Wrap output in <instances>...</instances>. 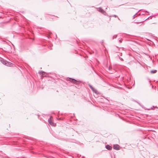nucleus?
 Returning a JSON list of instances; mask_svg holds the SVG:
<instances>
[{
  "instance_id": "obj_6",
  "label": "nucleus",
  "mask_w": 158,
  "mask_h": 158,
  "mask_svg": "<svg viewBox=\"0 0 158 158\" xmlns=\"http://www.w3.org/2000/svg\"><path fill=\"white\" fill-rule=\"evenodd\" d=\"M89 86L90 89L92 90V91L95 93H97V90L95 89L94 88H93L92 85H91L90 84H89Z\"/></svg>"
},
{
  "instance_id": "obj_9",
  "label": "nucleus",
  "mask_w": 158,
  "mask_h": 158,
  "mask_svg": "<svg viewBox=\"0 0 158 158\" xmlns=\"http://www.w3.org/2000/svg\"><path fill=\"white\" fill-rule=\"evenodd\" d=\"M157 71L156 70H152L150 71L151 73H156Z\"/></svg>"
},
{
  "instance_id": "obj_14",
  "label": "nucleus",
  "mask_w": 158,
  "mask_h": 158,
  "mask_svg": "<svg viewBox=\"0 0 158 158\" xmlns=\"http://www.w3.org/2000/svg\"><path fill=\"white\" fill-rule=\"evenodd\" d=\"M141 14H142V15H143V14H141V13H139V15H141Z\"/></svg>"
},
{
  "instance_id": "obj_17",
  "label": "nucleus",
  "mask_w": 158,
  "mask_h": 158,
  "mask_svg": "<svg viewBox=\"0 0 158 158\" xmlns=\"http://www.w3.org/2000/svg\"><path fill=\"white\" fill-rule=\"evenodd\" d=\"M141 10H139V11Z\"/></svg>"
},
{
  "instance_id": "obj_8",
  "label": "nucleus",
  "mask_w": 158,
  "mask_h": 158,
  "mask_svg": "<svg viewBox=\"0 0 158 158\" xmlns=\"http://www.w3.org/2000/svg\"><path fill=\"white\" fill-rule=\"evenodd\" d=\"M39 73L40 74L41 76H43L44 75L45 73L43 71H40L39 72Z\"/></svg>"
},
{
  "instance_id": "obj_1",
  "label": "nucleus",
  "mask_w": 158,
  "mask_h": 158,
  "mask_svg": "<svg viewBox=\"0 0 158 158\" xmlns=\"http://www.w3.org/2000/svg\"><path fill=\"white\" fill-rule=\"evenodd\" d=\"M0 61L3 64L8 66H12L13 64L10 62L4 60L2 58L0 57Z\"/></svg>"
},
{
  "instance_id": "obj_10",
  "label": "nucleus",
  "mask_w": 158,
  "mask_h": 158,
  "mask_svg": "<svg viewBox=\"0 0 158 158\" xmlns=\"http://www.w3.org/2000/svg\"><path fill=\"white\" fill-rule=\"evenodd\" d=\"M117 36V35H114L113 37V39H114V38H116Z\"/></svg>"
},
{
  "instance_id": "obj_3",
  "label": "nucleus",
  "mask_w": 158,
  "mask_h": 158,
  "mask_svg": "<svg viewBox=\"0 0 158 158\" xmlns=\"http://www.w3.org/2000/svg\"><path fill=\"white\" fill-rule=\"evenodd\" d=\"M69 78V80L70 82H71L73 83L74 84L77 85L79 83V82L78 81H77V80H75L74 79H72V78Z\"/></svg>"
},
{
  "instance_id": "obj_13",
  "label": "nucleus",
  "mask_w": 158,
  "mask_h": 158,
  "mask_svg": "<svg viewBox=\"0 0 158 158\" xmlns=\"http://www.w3.org/2000/svg\"><path fill=\"white\" fill-rule=\"evenodd\" d=\"M119 59L120 60H121V61H123V59L122 58L119 57Z\"/></svg>"
},
{
  "instance_id": "obj_12",
  "label": "nucleus",
  "mask_w": 158,
  "mask_h": 158,
  "mask_svg": "<svg viewBox=\"0 0 158 158\" xmlns=\"http://www.w3.org/2000/svg\"><path fill=\"white\" fill-rule=\"evenodd\" d=\"M112 16L113 17H118L117 16L115 15H113Z\"/></svg>"
},
{
  "instance_id": "obj_7",
  "label": "nucleus",
  "mask_w": 158,
  "mask_h": 158,
  "mask_svg": "<svg viewBox=\"0 0 158 158\" xmlns=\"http://www.w3.org/2000/svg\"><path fill=\"white\" fill-rule=\"evenodd\" d=\"M106 148L109 150H111L112 149V147L109 145H106Z\"/></svg>"
},
{
  "instance_id": "obj_4",
  "label": "nucleus",
  "mask_w": 158,
  "mask_h": 158,
  "mask_svg": "<svg viewBox=\"0 0 158 158\" xmlns=\"http://www.w3.org/2000/svg\"><path fill=\"white\" fill-rule=\"evenodd\" d=\"M113 148L116 150H118L120 149V147L118 144H116L114 145Z\"/></svg>"
},
{
  "instance_id": "obj_5",
  "label": "nucleus",
  "mask_w": 158,
  "mask_h": 158,
  "mask_svg": "<svg viewBox=\"0 0 158 158\" xmlns=\"http://www.w3.org/2000/svg\"><path fill=\"white\" fill-rule=\"evenodd\" d=\"M51 118L52 116H51L50 118L48 119V122L50 125L52 126H54V123L51 119Z\"/></svg>"
},
{
  "instance_id": "obj_16",
  "label": "nucleus",
  "mask_w": 158,
  "mask_h": 158,
  "mask_svg": "<svg viewBox=\"0 0 158 158\" xmlns=\"http://www.w3.org/2000/svg\"><path fill=\"white\" fill-rule=\"evenodd\" d=\"M146 19H145V20H144V21H145Z\"/></svg>"
},
{
  "instance_id": "obj_11",
  "label": "nucleus",
  "mask_w": 158,
  "mask_h": 158,
  "mask_svg": "<svg viewBox=\"0 0 158 158\" xmlns=\"http://www.w3.org/2000/svg\"><path fill=\"white\" fill-rule=\"evenodd\" d=\"M138 12L137 13H136L135 15H134L133 16V18H134L135 16V15L137 14V13H138Z\"/></svg>"
},
{
  "instance_id": "obj_15",
  "label": "nucleus",
  "mask_w": 158,
  "mask_h": 158,
  "mask_svg": "<svg viewBox=\"0 0 158 158\" xmlns=\"http://www.w3.org/2000/svg\"><path fill=\"white\" fill-rule=\"evenodd\" d=\"M121 39L120 40H119V42H120V43L122 42H121Z\"/></svg>"
},
{
  "instance_id": "obj_2",
  "label": "nucleus",
  "mask_w": 158,
  "mask_h": 158,
  "mask_svg": "<svg viewBox=\"0 0 158 158\" xmlns=\"http://www.w3.org/2000/svg\"><path fill=\"white\" fill-rule=\"evenodd\" d=\"M97 10L100 12L101 13H102L104 15H106V13L104 11L102 8L101 7H99L97 8Z\"/></svg>"
}]
</instances>
